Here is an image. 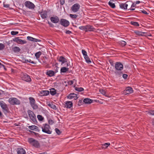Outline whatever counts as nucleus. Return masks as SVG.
Listing matches in <instances>:
<instances>
[{"label":"nucleus","instance_id":"a18cd8bd","mask_svg":"<svg viewBox=\"0 0 154 154\" xmlns=\"http://www.w3.org/2000/svg\"><path fill=\"white\" fill-rule=\"evenodd\" d=\"M110 145V143H106L104 144L103 145V146H105V147H104L105 148H106L108 147V146H109Z\"/></svg>","mask_w":154,"mask_h":154},{"label":"nucleus","instance_id":"2f4dec72","mask_svg":"<svg viewBox=\"0 0 154 154\" xmlns=\"http://www.w3.org/2000/svg\"><path fill=\"white\" fill-rule=\"evenodd\" d=\"M42 54V53L41 51H39L36 53L35 54V56L37 59L39 58L40 56Z\"/></svg>","mask_w":154,"mask_h":154},{"label":"nucleus","instance_id":"c9c22d12","mask_svg":"<svg viewBox=\"0 0 154 154\" xmlns=\"http://www.w3.org/2000/svg\"><path fill=\"white\" fill-rule=\"evenodd\" d=\"M48 106L53 109H57L56 106L54 104L49 103Z\"/></svg>","mask_w":154,"mask_h":154},{"label":"nucleus","instance_id":"dca6fc26","mask_svg":"<svg viewBox=\"0 0 154 154\" xmlns=\"http://www.w3.org/2000/svg\"><path fill=\"white\" fill-rule=\"evenodd\" d=\"M94 29V28L93 26L90 25H87L86 26L85 32L92 31Z\"/></svg>","mask_w":154,"mask_h":154},{"label":"nucleus","instance_id":"9b49d317","mask_svg":"<svg viewBox=\"0 0 154 154\" xmlns=\"http://www.w3.org/2000/svg\"><path fill=\"white\" fill-rule=\"evenodd\" d=\"M60 23L65 27H67L69 25V22L68 20L63 18L60 19Z\"/></svg>","mask_w":154,"mask_h":154},{"label":"nucleus","instance_id":"7ed1b4c3","mask_svg":"<svg viewBox=\"0 0 154 154\" xmlns=\"http://www.w3.org/2000/svg\"><path fill=\"white\" fill-rule=\"evenodd\" d=\"M0 106L2 109L3 112L6 114L9 112V108L7 105L3 101L0 100Z\"/></svg>","mask_w":154,"mask_h":154},{"label":"nucleus","instance_id":"cd10ccee","mask_svg":"<svg viewBox=\"0 0 154 154\" xmlns=\"http://www.w3.org/2000/svg\"><path fill=\"white\" fill-rule=\"evenodd\" d=\"M113 0H110L108 4L112 8H115L116 6L115 4L113 3Z\"/></svg>","mask_w":154,"mask_h":154},{"label":"nucleus","instance_id":"e433bc0d","mask_svg":"<svg viewBox=\"0 0 154 154\" xmlns=\"http://www.w3.org/2000/svg\"><path fill=\"white\" fill-rule=\"evenodd\" d=\"M131 24L132 25L136 26H139V24L138 23L136 22L131 21Z\"/></svg>","mask_w":154,"mask_h":154},{"label":"nucleus","instance_id":"4be33fe9","mask_svg":"<svg viewBox=\"0 0 154 154\" xmlns=\"http://www.w3.org/2000/svg\"><path fill=\"white\" fill-rule=\"evenodd\" d=\"M17 153L18 154H25L26 152L23 148H18Z\"/></svg>","mask_w":154,"mask_h":154},{"label":"nucleus","instance_id":"7c9ffc66","mask_svg":"<svg viewBox=\"0 0 154 154\" xmlns=\"http://www.w3.org/2000/svg\"><path fill=\"white\" fill-rule=\"evenodd\" d=\"M50 93L52 95H54L56 93V90L54 88H52L50 90Z\"/></svg>","mask_w":154,"mask_h":154},{"label":"nucleus","instance_id":"ea45409f","mask_svg":"<svg viewBox=\"0 0 154 154\" xmlns=\"http://www.w3.org/2000/svg\"><path fill=\"white\" fill-rule=\"evenodd\" d=\"M37 117L39 121H42L43 120V118L41 115H38Z\"/></svg>","mask_w":154,"mask_h":154},{"label":"nucleus","instance_id":"6e6552de","mask_svg":"<svg viewBox=\"0 0 154 154\" xmlns=\"http://www.w3.org/2000/svg\"><path fill=\"white\" fill-rule=\"evenodd\" d=\"M24 5L26 7L30 9H34L35 7L33 3L29 1H26L25 2Z\"/></svg>","mask_w":154,"mask_h":154},{"label":"nucleus","instance_id":"4c0bfd02","mask_svg":"<svg viewBox=\"0 0 154 154\" xmlns=\"http://www.w3.org/2000/svg\"><path fill=\"white\" fill-rule=\"evenodd\" d=\"M69 16L71 18H74V19L76 18L78 16V15L75 14H69Z\"/></svg>","mask_w":154,"mask_h":154},{"label":"nucleus","instance_id":"393cba45","mask_svg":"<svg viewBox=\"0 0 154 154\" xmlns=\"http://www.w3.org/2000/svg\"><path fill=\"white\" fill-rule=\"evenodd\" d=\"M83 102L86 104H90L92 102V100L89 98H85L83 100Z\"/></svg>","mask_w":154,"mask_h":154},{"label":"nucleus","instance_id":"f704fd0d","mask_svg":"<svg viewBox=\"0 0 154 154\" xmlns=\"http://www.w3.org/2000/svg\"><path fill=\"white\" fill-rule=\"evenodd\" d=\"M75 88L76 91L79 92L83 91L84 90L83 88L82 87L78 88L77 87H75Z\"/></svg>","mask_w":154,"mask_h":154},{"label":"nucleus","instance_id":"a878e982","mask_svg":"<svg viewBox=\"0 0 154 154\" xmlns=\"http://www.w3.org/2000/svg\"><path fill=\"white\" fill-rule=\"evenodd\" d=\"M135 33L136 34L139 36H143L145 35L144 34H146V33L141 31H136L135 32Z\"/></svg>","mask_w":154,"mask_h":154},{"label":"nucleus","instance_id":"a211bd4d","mask_svg":"<svg viewBox=\"0 0 154 154\" xmlns=\"http://www.w3.org/2000/svg\"><path fill=\"white\" fill-rule=\"evenodd\" d=\"M72 106V103L70 101H67L65 104V107L67 108H70Z\"/></svg>","mask_w":154,"mask_h":154},{"label":"nucleus","instance_id":"0eeeda50","mask_svg":"<svg viewBox=\"0 0 154 154\" xmlns=\"http://www.w3.org/2000/svg\"><path fill=\"white\" fill-rule=\"evenodd\" d=\"M21 77L22 80L28 82L31 81V79L29 76L25 73H22L21 75Z\"/></svg>","mask_w":154,"mask_h":154},{"label":"nucleus","instance_id":"39448f33","mask_svg":"<svg viewBox=\"0 0 154 154\" xmlns=\"http://www.w3.org/2000/svg\"><path fill=\"white\" fill-rule=\"evenodd\" d=\"M50 128V126L47 124H43V127L42 128V132L48 134H51L52 133V131L49 130Z\"/></svg>","mask_w":154,"mask_h":154},{"label":"nucleus","instance_id":"6ab92c4d","mask_svg":"<svg viewBox=\"0 0 154 154\" xmlns=\"http://www.w3.org/2000/svg\"><path fill=\"white\" fill-rule=\"evenodd\" d=\"M128 5L126 3H122L119 5L120 8L125 10L127 9Z\"/></svg>","mask_w":154,"mask_h":154},{"label":"nucleus","instance_id":"e2e57ef3","mask_svg":"<svg viewBox=\"0 0 154 154\" xmlns=\"http://www.w3.org/2000/svg\"><path fill=\"white\" fill-rule=\"evenodd\" d=\"M136 4L134 3H133L131 5V8L135 7L136 6Z\"/></svg>","mask_w":154,"mask_h":154},{"label":"nucleus","instance_id":"1a4fd4ad","mask_svg":"<svg viewBox=\"0 0 154 154\" xmlns=\"http://www.w3.org/2000/svg\"><path fill=\"white\" fill-rule=\"evenodd\" d=\"M115 67L116 70L122 71L123 69V65L120 62H116Z\"/></svg>","mask_w":154,"mask_h":154},{"label":"nucleus","instance_id":"4468645a","mask_svg":"<svg viewBox=\"0 0 154 154\" xmlns=\"http://www.w3.org/2000/svg\"><path fill=\"white\" fill-rule=\"evenodd\" d=\"M133 91L132 88L131 87H128L123 91V94L125 95L133 93Z\"/></svg>","mask_w":154,"mask_h":154},{"label":"nucleus","instance_id":"c03bdc74","mask_svg":"<svg viewBox=\"0 0 154 154\" xmlns=\"http://www.w3.org/2000/svg\"><path fill=\"white\" fill-rule=\"evenodd\" d=\"M48 124L50 125H52L54 122V121L51 119H49L48 121Z\"/></svg>","mask_w":154,"mask_h":154},{"label":"nucleus","instance_id":"f8f14e48","mask_svg":"<svg viewBox=\"0 0 154 154\" xmlns=\"http://www.w3.org/2000/svg\"><path fill=\"white\" fill-rule=\"evenodd\" d=\"M80 7V5L78 3H76L71 7V10L74 12H76L79 10Z\"/></svg>","mask_w":154,"mask_h":154},{"label":"nucleus","instance_id":"bf43d9fd","mask_svg":"<svg viewBox=\"0 0 154 154\" xmlns=\"http://www.w3.org/2000/svg\"><path fill=\"white\" fill-rule=\"evenodd\" d=\"M9 5L8 4H4V7L5 8H8L9 7Z\"/></svg>","mask_w":154,"mask_h":154},{"label":"nucleus","instance_id":"c85d7f7f","mask_svg":"<svg viewBox=\"0 0 154 154\" xmlns=\"http://www.w3.org/2000/svg\"><path fill=\"white\" fill-rule=\"evenodd\" d=\"M29 128L32 130H35L37 131L38 130V127L35 125H32L29 126Z\"/></svg>","mask_w":154,"mask_h":154},{"label":"nucleus","instance_id":"338daca9","mask_svg":"<svg viewBox=\"0 0 154 154\" xmlns=\"http://www.w3.org/2000/svg\"><path fill=\"white\" fill-rule=\"evenodd\" d=\"M24 61L23 62L24 63H27L28 62L29 60H28L24 59Z\"/></svg>","mask_w":154,"mask_h":154},{"label":"nucleus","instance_id":"aec40b11","mask_svg":"<svg viewBox=\"0 0 154 154\" xmlns=\"http://www.w3.org/2000/svg\"><path fill=\"white\" fill-rule=\"evenodd\" d=\"M49 94V92L48 91H42L40 93V95L42 96H45L48 95Z\"/></svg>","mask_w":154,"mask_h":154},{"label":"nucleus","instance_id":"ddd939ff","mask_svg":"<svg viewBox=\"0 0 154 154\" xmlns=\"http://www.w3.org/2000/svg\"><path fill=\"white\" fill-rule=\"evenodd\" d=\"M13 41L16 42L17 44L21 45H23L26 43V41L20 39L19 37L15 38L13 39Z\"/></svg>","mask_w":154,"mask_h":154},{"label":"nucleus","instance_id":"20e7f679","mask_svg":"<svg viewBox=\"0 0 154 154\" xmlns=\"http://www.w3.org/2000/svg\"><path fill=\"white\" fill-rule=\"evenodd\" d=\"M27 112L30 119L32 120V122L35 124L36 123L37 121L36 117L34 112L29 109L28 110Z\"/></svg>","mask_w":154,"mask_h":154},{"label":"nucleus","instance_id":"423d86ee","mask_svg":"<svg viewBox=\"0 0 154 154\" xmlns=\"http://www.w3.org/2000/svg\"><path fill=\"white\" fill-rule=\"evenodd\" d=\"M29 103L31 106L34 109H37L38 108V106L35 103V99L32 97H30L29 98Z\"/></svg>","mask_w":154,"mask_h":154},{"label":"nucleus","instance_id":"49530a36","mask_svg":"<svg viewBox=\"0 0 154 154\" xmlns=\"http://www.w3.org/2000/svg\"><path fill=\"white\" fill-rule=\"evenodd\" d=\"M75 80V79H73V80H70L68 82V84L69 85H72L73 83L74 82L73 81Z\"/></svg>","mask_w":154,"mask_h":154},{"label":"nucleus","instance_id":"a19ab883","mask_svg":"<svg viewBox=\"0 0 154 154\" xmlns=\"http://www.w3.org/2000/svg\"><path fill=\"white\" fill-rule=\"evenodd\" d=\"M82 53L83 55L84 56V57H86V56H87L88 55L87 54V53L85 50H83V49L82 50Z\"/></svg>","mask_w":154,"mask_h":154},{"label":"nucleus","instance_id":"58836bf2","mask_svg":"<svg viewBox=\"0 0 154 154\" xmlns=\"http://www.w3.org/2000/svg\"><path fill=\"white\" fill-rule=\"evenodd\" d=\"M55 131L56 133L58 135H60L61 133V132L57 128L55 129Z\"/></svg>","mask_w":154,"mask_h":154},{"label":"nucleus","instance_id":"8fccbe9b","mask_svg":"<svg viewBox=\"0 0 154 154\" xmlns=\"http://www.w3.org/2000/svg\"><path fill=\"white\" fill-rule=\"evenodd\" d=\"M27 38L28 40L32 41L33 39V37L29 36H27Z\"/></svg>","mask_w":154,"mask_h":154},{"label":"nucleus","instance_id":"6e6d98bb","mask_svg":"<svg viewBox=\"0 0 154 154\" xmlns=\"http://www.w3.org/2000/svg\"><path fill=\"white\" fill-rule=\"evenodd\" d=\"M0 68H1L2 67H3L4 69H5V66L3 64H2V63H1L0 62Z\"/></svg>","mask_w":154,"mask_h":154},{"label":"nucleus","instance_id":"37998d69","mask_svg":"<svg viewBox=\"0 0 154 154\" xmlns=\"http://www.w3.org/2000/svg\"><path fill=\"white\" fill-rule=\"evenodd\" d=\"M5 47L4 44L2 43H0V50H2Z\"/></svg>","mask_w":154,"mask_h":154},{"label":"nucleus","instance_id":"3c124183","mask_svg":"<svg viewBox=\"0 0 154 154\" xmlns=\"http://www.w3.org/2000/svg\"><path fill=\"white\" fill-rule=\"evenodd\" d=\"M60 4L62 5H64L65 3V0H60Z\"/></svg>","mask_w":154,"mask_h":154},{"label":"nucleus","instance_id":"2eb2a0df","mask_svg":"<svg viewBox=\"0 0 154 154\" xmlns=\"http://www.w3.org/2000/svg\"><path fill=\"white\" fill-rule=\"evenodd\" d=\"M50 20L52 23H58L59 20V18L57 16L51 17Z\"/></svg>","mask_w":154,"mask_h":154},{"label":"nucleus","instance_id":"5fc2aeb1","mask_svg":"<svg viewBox=\"0 0 154 154\" xmlns=\"http://www.w3.org/2000/svg\"><path fill=\"white\" fill-rule=\"evenodd\" d=\"M141 11L142 13H143L144 14H148V13H147V12L144 10H142V11Z\"/></svg>","mask_w":154,"mask_h":154},{"label":"nucleus","instance_id":"0e129e2a","mask_svg":"<svg viewBox=\"0 0 154 154\" xmlns=\"http://www.w3.org/2000/svg\"><path fill=\"white\" fill-rule=\"evenodd\" d=\"M150 114L152 115H154V110L150 111Z\"/></svg>","mask_w":154,"mask_h":154},{"label":"nucleus","instance_id":"4d7b16f0","mask_svg":"<svg viewBox=\"0 0 154 154\" xmlns=\"http://www.w3.org/2000/svg\"><path fill=\"white\" fill-rule=\"evenodd\" d=\"M66 34H70L72 33V32L69 30H68L66 31Z\"/></svg>","mask_w":154,"mask_h":154},{"label":"nucleus","instance_id":"c756f323","mask_svg":"<svg viewBox=\"0 0 154 154\" xmlns=\"http://www.w3.org/2000/svg\"><path fill=\"white\" fill-rule=\"evenodd\" d=\"M115 73L116 75L118 76V77L121 76L123 74V73L121 71L116 70L115 72Z\"/></svg>","mask_w":154,"mask_h":154},{"label":"nucleus","instance_id":"bb28decb","mask_svg":"<svg viewBox=\"0 0 154 154\" xmlns=\"http://www.w3.org/2000/svg\"><path fill=\"white\" fill-rule=\"evenodd\" d=\"M12 50L15 53H17L19 52L20 51V48L17 46H15L13 47L12 48Z\"/></svg>","mask_w":154,"mask_h":154},{"label":"nucleus","instance_id":"b1692460","mask_svg":"<svg viewBox=\"0 0 154 154\" xmlns=\"http://www.w3.org/2000/svg\"><path fill=\"white\" fill-rule=\"evenodd\" d=\"M69 69V68H66L65 67H62L60 69V73H64L65 72H68Z\"/></svg>","mask_w":154,"mask_h":154},{"label":"nucleus","instance_id":"f257e3e1","mask_svg":"<svg viewBox=\"0 0 154 154\" xmlns=\"http://www.w3.org/2000/svg\"><path fill=\"white\" fill-rule=\"evenodd\" d=\"M28 142L31 146L35 148H39L40 147V144L38 141L33 138H29Z\"/></svg>","mask_w":154,"mask_h":154},{"label":"nucleus","instance_id":"864d4df0","mask_svg":"<svg viewBox=\"0 0 154 154\" xmlns=\"http://www.w3.org/2000/svg\"><path fill=\"white\" fill-rule=\"evenodd\" d=\"M32 41L34 42H39L41 41V40L38 39L33 38V40H32Z\"/></svg>","mask_w":154,"mask_h":154},{"label":"nucleus","instance_id":"de8ad7c7","mask_svg":"<svg viewBox=\"0 0 154 154\" xmlns=\"http://www.w3.org/2000/svg\"><path fill=\"white\" fill-rule=\"evenodd\" d=\"M18 32L17 31H12L11 32V34L12 35H15L18 34Z\"/></svg>","mask_w":154,"mask_h":154},{"label":"nucleus","instance_id":"412c9836","mask_svg":"<svg viewBox=\"0 0 154 154\" xmlns=\"http://www.w3.org/2000/svg\"><path fill=\"white\" fill-rule=\"evenodd\" d=\"M55 72L52 70H49L47 72L46 74L50 77L54 76Z\"/></svg>","mask_w":154,"mask_h":154},{"label":"nucleus","instance_id":"052dcab7","mask_svg":"<svg viewBox=\"0 0 154 154\" xmlns=\"http://www.w3.org/2000/svg\"><path fill=\"white\" fill-rule=\"evenodd\" d=\"M29 132H31V133H33L34 134H35V135H37V134H38V133H36L34 131H31L30 130H29Z\"/></svg>","mask_w":154,"mask_h":154},{"label":"nucleus","instance_id":"9d476101","mask_svg":"<svg viewBox=\"0 0 154 154\" xmlns=\"http://www.w3.org/2000/svg\"><path fill=\"white\" fill-rule=\"evenodd\" d=\"M57 60L59 62H61V65H63V64L65 63L67 64L66 66H68L67 60L63 56H60L59 57L57 58Z\"/></svg>","mask_w":154,"mask_h":154},{"label":"nucleus","instance_id":"774afa93","mask_svg":"<svg viewBox=\"0 0 154 154\" xmlns=\"http://www.w3.org/2000/svg\"><path fill=\"white\" fill-rule=\"evenodd\" d=\"M40 154H48V153L46 152H45L40 153Z\"/></svg>","mask_w":154,"mask_h":154},{"label":"nucleus","instance_id":"13d9d810","mask_svg":"<svg viewBox=\"0 0 154 154\" xmlns=\"http://www.w3.org/2000/svg\"><path fill=\"white\" fill-rule=\"evenodd\" d=\"M28 62H29V63H33V64H36V63H35L33 61H32L30 59H29V60Z\"/></svg>","mask_w":154,"mask_h":154},{"label":"nucleus","instance_id":"f03ea898","mask_svg":"<svg viewBox=\"0 0 154 154\" xmlns=\"http://www.w3.org/2000/svg\"><path fill=\"white\" fill-rule=\"evenodd\" d=\"M8 102L12 105H19L20 103V101L18 99L15 97H10L8 100Z\"/></svg>","mask_w":154,"mask_h":154},{"label":"nucleus","instance_id":"5701e85b","mask_svg":"<svg viewBox=\"0 0 154 154\" xmlns=\"http://www.w3.org/2000/svg\"><path fill=\"white\" fill-rule=\"evenodd\" d=\"M41 17L42 19H45L47 17V12L46 11L42 12L41 14Z\"/></svg>","mask_w":154,"mask_h":154},{"label":"nucleus","instance_id":"79ce46f5","mask_svg":"<svg viewBox=\"0 0 154 154\" xmlns=\"http://www.w3.org/2000/svg\"><path fill=\"white\" fill-rule=\"evenodd\" d=\"M79 28L81 30H84L85 31L86 26H80L79 27Z\"/></svg>","mask_w":154,"mask_h":154},{"label":"nucleus","instance_id":"473e14b6","mask_svg":"<svg viewBox=\"0 0 154 154\" xmlns=\"http://www.w3.org/2000/svg\"><path fill=\"white\" fill-rule=\"evenodd\" d=\"M119 43L122 47H124L126 45V42L123 41H121L119 42Z\"/></svg>","mask_w":154,"mask_h":154},{"label":"nucleus","instance_id":"680f3d73","mask_svg":"<svg viewBox=\"0 0 154 154\" xmlns=\"http://www.w3.org/2000/svg\"><path fill=\"white\" fill-rule=\"evenodd\" d=\"M152 121V126L154 127V119H152L151 120Z\"/></svg>","mask_w":154,"mask_h":154},{"label":"nucleus","instance_id":"603ef678","mask_svg":"<svg viewBox=\"0 0 154 154\" xmlns=\"http://www.w3.org/2000/svg\"><path fill=\"white\" fill-rule=\"evenodd\" d=\"M128 77V75L126 74H123L122 75L123 78L125 79H127Z\"/></svg>","mask_w":154,"mask_h":154},{"label":"nucleus","instance_id":"72a5a7b5","mask_svg":"<svg viewBox=\"0 0 154 154\" xmlns=\"http://www.w3.org/2000/svg\"><path fill=\"white\" fill-rule=\"evenodd\" d=\"M84 58L85 60L88 63H91V61L89 58L88 57V56H87L84 57Z\"/></svg>","mask_w":154,"mask_h":154},{"label":"nucleus","instance_id":"09e8293b","mask_svg":"<svg viewBox=\"0 0 154 154\" xmlns=\"http://www.w3.org/2000/svg\"><path fill=\"white\" fill-rule=\"evenodd\" d=\"M83 103V101H82V100H80L78 102V105L79 106H80Z\"/></svg>","mask_w":154,"mask_h":154},{"label":"nucleus","instance_id":"f3484780","mask_svg":"<svg viewBox=\"0 0 154 154\" xmlns=\"http://www.w3.org/2000/svg\"><path fill=\"white\" fill-rule=\"evenodd\" d=\"M67 97L69 99H72L74 98L75 100H76L78 98L77 95L74 93L69 94L68 95Z\"/></svg>","mask_w":154,"mask_h":154},{"label":"nucleus","instance_id":"69168bd1","mask_svg":"<svg viewBox=\"0 0 154 154\" xmlns=\"http://www.w3.org/2000/svg\"><path fill=\"white\" fill-rule=\"evenodd\" d=\"M55 67H56V69H55V73H56V72H58V67L57 66H56Z\"/></svg>","mask_w":154,"mask_h":154}]
</instances>
